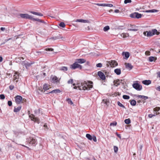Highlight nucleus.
Returning a JSON list of instances; mask_svg holds the SVG:
<instances>
[{
    "instance_id": "nucleus-32",
    "label": "nucleus",
    "mask_w": 160,
    "mask_h": 160,
    "mask_svg": "<svg viewBox=\"0 0 160 160\" xmlns=\"http://www.w3.org/2000/svg\"><path fill=\"white\" fill-rule=\"evenodd\" d=\"M66 101L68 102V104L70 105H72L73 104V103L71 99L70 98H68L66 99Z\"/></svg>"
},
{
    "instance_id": "nucleus-23",
    "label": "nucleus",
    "mask_w": 160,
    "mask_h": 160,
    "mask_svg": "<svg viewBox=\"0 0 160 160\" xmlns=\"http://www.w3.org/2000/svg\"><path fill=\"white\" fill-rule=\"evenodd\" d=\"M30 12L31 13L35 15H38L40 16H43V14L40 12H36L32 11Z\"/></svg>"
},
{
    "instance_id": "nucleus-48",
    "label": "nucleus",
    "mask_w": 160,
    "mask_h": 160,
    "mask_svg": "<svg viewBox=\"0 0 160 160\" xmlns=\"http://www.w3.org/2000/svg\"><path fill=\"white\" fill-rule=\"evenodd\" d=\"M102 66V64L101 63H98L96 64V67H97L101 68Z\"/></svg>"
},
{
    "instance_id": "nucleus-8",
    "label": "nucleus",
    "mask_w": 160,
    "mask_h": 160,
    "mask_svg": "<svg viewBox=\"0 0 160 160\" xmlns=\"http://www.w3.org/2000/svg\"><path fill=\"white\" fill-rule=\"evenodd\" d=\"M15 102L17 104L20 103L22 100V98L19 95H17L15 98Z\"/></svg>"
},
{
    "instance_id": "nucleus-2",
    "label": "nucleus",
    "mask_w": 160,
    "mask_h": 160,
    "mask_svg": "<svg viewBox=\"0 0 160 160\" xmlns=\"http://www.w3.org/2000/svg\"><path fill=\"white\" fill-rule=\"evenodd\" d=\"M19 16L21 18H23L29 19L30 20H32L33 21H37L43 23H45L44 21L38 18H33L32 16L28 14L21 13L20 14Z\"/></svg>"
},
{
    "instance_id": "nucleus-38",
    "label": "nucleus",
    "mask_w": 160,
    "mask_h": 160,
    "mask_svg": "<svg viewBox=\"0 0 160 160\" xmlns=\"http://www.w3.org/2000/svg\"><path fill=\"white\" fill-rule=\"evenodd\" d=\"M117 104H118V105L120 107H122L124 108H125V107L121 103H120V102L118 101L117 102Z\"/></svg>"
},
{
    "instance_id": "nucleus-56",
    "label": "nucleus",
    "mask_w": 160,
    "mask_h": 160,
    "mask_svg": "<svg viewBox=\"0 0 160 160\" xmlns=\"http://www.w3.org/2000/svg\"><path fill=\"white\" fill-rule=\"evenodd\" d=\"M120 85V83L118 81H117V82L115 84V85L116 86H118V85Z\"/></svg>"
},
{
    "instance_id": "nucleus-61",
    "label": "nucleus",
    "mask_w": 160,
    "mask_h": 160,
    "mask_svg": "<svg viewBox=\"0 0 160 160\" xmlns=\"http://www.w3.org/2000/svg\"><path fill=\"white\" fill-rule=\"evenodd\" d=\"M119 12V10L118 9H116L114 10V12L115 13H118Z\"/></svg>"
},
{
    "instance_id": "nucleus-10",
    "label": "nucleus",
    "mask_w": 160,
    "mask_h": 160,
    "mask_svg": "<svg viewBox=\"0 0 160 160\" xmlns=\"http://www.w3.org/2000/svg\"><path fill=\"white\" fill-rule=\"evenodd\" d=\"M98 75L102 80H104L105 79V76L101 71H98Z\"/></svg>"
},
{
    "instance_id": "nucleus-18",
    "label": "nucleus",
    "mask_w": 160,
    "mask_h": 160,
    "mask_svg": "<svg viewBox=\"0 0 160 160\" xmlns=\"http://www.w3.org/2000/svg\"><path fill=\"white\" fill-rule=\"evenodd\" d=\"M134 96L136 97H138L139 98L144 99V100H145L147 99H148V97L144 96L143 95H137L135 94L134 95Z\"/></svg>"
},
{
    "instance_id": "nucleus-21",
    "label": "nucleus",
    "mask_w": 160,
    "mask_h": 160,
    "mask_svg": "<svg viewBox=\"0 0 160 160\" xmlns=\"http://www.w3.org/2000/svg\"><path fill=\"white\" fill-rule=\"evenodd\" d=\"M60 92H61V91L60 90L57 89L51 91L50 92L46 93V94H48V93H59Z\"/></svg>"
},
{
    "instance_id": "nucleus-49",
    "label": "nucleus",
    "mask_w": 160,
    "mask_h": 160,
    "mask_svg": "<svg viewBox=\"0 0 160 160\" xmlns=\"http://www.w3.org/2000/svg\"><path fill=\"white\" fill-rule=\"evenodd\" d=\"M5 98L4 95V94H1L0 95V98L1 99H4Z\"/></svg>"
},
{
    "instance_id": "nucleus-6",
    "label": "nucleus",
    "mask_w": 160,
    "mask_h": 160,
    "mask_svg": "<svg viewBox=\"0 0 160 160\" xmlns=\"http://www.w3.org/2000/svg\"><path fill=\"white\" fill-rule=\"evenodd\" d=\"M70 68L72 69H75L76 68H79L81 69L82 68V66L75 61L74 63L70 65Z\"/></svg>"
},
{
    "instance_id": "nucleus-44",
    "label": "nucleus",
    "mask_w": 160,
    "mask_h": 160,
    "mask_svg": "<svg viewBox=\"0 0 160 160\" xmlns=\"http://www.w3.org/2000/svg\"><path fill=\"white\" fill-rule=\"evenodd\" d=\"M45 50L47 51H53V49L52 48H46L45 49Z\"/></svg>"
},
{
    "instance_id": "nucleus-3",
    "label": "nucleus",
    "mask_w": 160,
    "mask_h": 160,
    "mask_svg": "<svg viewBox=\"0 0 160 160\" xmlns=\"http://www.w3.org/2000/svg\"><path fill=\"white\" fill-rule=\"evenodd\" d=\"M28 114L29 115V118H30L32 121H33L34 122H36L39 124L40 122V121L39 119L38 118L35 117V116L32 114H30V112L29 111H28Z\"/></svg>"
},
{
    "instance_id": "nucleus-26",
    "label": "nucleus",
    "mask_w": 160,
    "mask_h": 160,
    "mask_svg": "<svg viewBox=\"0 0 160 160\" xmlns=\"http://www.w3.org/2000/svg\"><path fill=\"white\" fill-rule=\"evenodd\" d=\"M114 72L118 75H120L121 73V69L120 68H117L114 70Z\"/></svg>"
},
{
    "instance_id": "nucleus-54",
    "label": "nucleus",
    "mask_w": 160,
    "mask_h": 160,
    "mask_svg": "<svg viewBox=\"0 0 160 160\" xmlns=\"http://www.w3.org/2000/svg\"><path fill=\"white\" fill-rule=\"evenodd\" d=\"M14 88V86L13 85H10L9 86V88L11 90H12Z\"/></svg>"
},
{
    "instance_id": "nucleus-29",
    "label": "nucleus",
    "mask_w": 160,
    "mask_h": 160,
    "mask_svg": "<svg viewBox=\"0 0 160 160\" xmlns=\"http://www.w3.org/2000/svg\"><path fill=\"white\" fill-rule=\"evenodd\" d=\"M158 10L153 9L150 10H146V12H158Z\"/></svg>"
},
{
    "instance_id": "nucleus-33",
    "label": "nucleus",
    "mask_w": 160,
    "mask_h": 160,
    "mask_svg": "<svg viewBox=\"0 0 160 160\" xmlns=\"http://www.w3.org/2000/svg\"><path fill=\"white\" fill-rule=\"evenodd\" d=\"M86 137L88 139L90 140H92V137L91 135L90 134H87L86 135Z\"/></svg>"
},
{
    "instance_id": "nucleus-43",
    "label": "nucleus",
    "mask_w": 160,
    "mask_h": 160,
    "mask_svg": "<svg viewBox=\"0 0 160 160\" xmlns=\"http://www.w3.org/2000/svg\"><path fill=\"white\" fill-rule=\"evenodd\" d=\"M154 58H155L154 57L151 56L149 57V61L151 62H152L154 60Z\"/></svg>"
},
{
    "instance_id": "nucleus-53",
    "label": "nucleus",
    "mask_w": 160,
    "mask_h": 160,
    "mask_svg": "<svg viewBox=\"0 0 160 160\" xmlns=\"http://www.w3.org/2000/svg\"><path fill=\"white\" fill-rule=\"evenodd\" d=\"M154 116H155V115H153L152 114H149L148 115V117L150 118H152Z\"/></svg>"
},
{
    "instance_id": "nucleus-40",
    "label": "nucleus",
    "mask_w": 160,
    "mask_h": 160,
    "mask_svg": "<svg viewBox=\"0 0 160 160\" xmlns=\"http://www.w3.org/2000/svg\"><path fill=\"white\" fill-rule=\"evenodd\" d=\"M59 26L60 27L63 28L65 27V23L63 22H61L59 24Z\"/></svg>"
},
{
    "instance_id": "nucleus-5",
    "label": "nucleus",
    "mask_w": 160,
    "mask_h": 160,
    "mask_svg": "<svg viewBox=\"0 0 160 160\" xmlns=\"http://www.w3.org/2000/svg\"><path fill=\"white\" fill-rule=\"evenodd\" d=\"M27 142L29 144V146H35L37 144V140L32 137L28 138Z\"/></svg>"
},
{
    "instance_id": "nucleus-41",
    "label": "nucleus",
    "mask_w": 160,
    "mask_h": 160,
    "mask_svg": "<svg viewBox=\"0 0 160 160\" xmlns=\"http://www.w3.org/2000/svg\"><path fill=\"white\" fill-rule=\"evenodd\" d=\"M117 124V122H111L110 124V126H113V127L115 126Z\"/></svg>"
},
{
    "instance_id": "nucleus-35",
    "label": "nucleus",
    "mask_w": 160,
    "mask_h": 160,
    "mask_svg": "<svg viewBox=\"0 0 160 160\" xmlns=\"http://www.w3.org/2000/svg\"><path fill=\"white\" fill-rule=\"evenodd\" d=\"M142 14L140 13H139L138 12H136V18H141L142 17Z\"/></svg>"
},
{
    "instance_id": "nucleus-55",
    "label": "nucleus",
    "mask_w": 160,
    "mask_h": 160,
    "mask_svg": "<svg viewBox=\"0 0 160 160\" xmlns=\"http://www.w3.org/2000/svg\"><path fill=\"white\" fill-rule=\"evenodd\" d=\"M152 114L153 115H155V116H156V115H159L160 114V112H154V114Z\"/></svg>"
},
{
    "instance_id": "nucleus-27",
    "label": "nucleus",
    "mask_w": 160,
    "mask_h": 160,
    "mask_svg": "<svg viewBox=\"0 0 160 160\" xmlns=\"http://www.w3.org/2000/svg\"><path fill=\"white\" fill-rule=\"evenodd\" d=\"M15 74L13 75V78L15 80L17 79H18L19 78V73L17 72H15L14 73Z\"/></svg>"
},
{
    "instance_id": "nucleus-60",
    "label": "nucleus",
    "mask_w": 160,
    "mask_h": 160,
    "mask_svg": "<svg viewBox=\"0 0 160 160\" xmlns=\"http://www.w3.org/2000/svg\"><path fill=\"white\" fill-rule=\"evenodd\" d=\"M11 38H9L8 39H5V42H8V41L9 40H11Z\"/></svg>"
},
{
    "instance_id": "nucleus-25",
    "label": "nucleus",
    "mask_w": 160,
    "mask_h": 160,
    "mask_svg": "<svg viewBox=\"0 0 160 160\" xmlns=\"http://www.w3.org/2000/svg\"><path fill=\"white\" fill-rule=\"evenodd\" d=\"M21 106H19L17 108L15 107L13 110V111L16 112H18L21 109Z\"/></svg>"
},
{
    "instance_id": "nucleus-57",
    "label": "nucleus",
    "mask_w": 160,
    "mask_h": 160,
    "mask_svg": "<svg viewBox=\"0 0 160 160\" xmlns=\"http://www.w3.org/2000/svg\"><path fill=\"white\" fill-rule=\"evenodd\" d=\"M156 89L157 90L160 91V86L157 87Z\"/></svg>"
},
{
    "instance_id": "nucleus-64",
    "label": "nucleus",
    "mask_w": 160,
    "mask_h": 160,
    "mask_svg": "<svg viewBox=\"0 0 160 160\" xmlns=\"http://www.w3.org/2000/svg\"><path fill=\"white\" fill-rule=\"evenodd\" d=\"M157 74L158 76L160 78V72H158Z\"/></svg>"
},
{
    "instance_id": "nucleus-59",
    "label": "nucleus",
    "mask_w": 160,
    "mask_h": 160,
    "mask_svg": "<svg viewBox=\"0 0 160 160\" xmlns=\"http://www.w3.org/2000/svg\"><path fill=\"white\" fill-rule=\"evenodd\" d=\"M116 135H117V136L119 138H121V135L120 134H118V133H116Z\"/></svg>"
},
{
    "instance_id": "nucleus-22",
    "label": "nucleus",
    "mask_w": 160,
    "mask_h": 160,
    "mask_svg": "<svg viewBox=\"0 0 160 160\" xmlns=\"http://www.w3.org/2000/svg\"><path fill=\"white\" fill-rule=\"evenodd\" d=\"M126 68L127 69H128L129 70H131L133 68V66L130 63H126Z\"/></svg>"
},
{
    "instance_id": "nucleus-7",
    "label": "nucleus",
    "mask_w": 160,
    "mask_h": 160,
    "mask_svg": "<svg viewBox=\"0 0 160 160\" xmlns=\"http://www.w3.org/2000/svg\"><path fill=\"white\" fill-rule=\"evenodd\" d=\"M132 87L138 91H140L142 89V86L138 83H133L132 84Z\"/></svg>"
},
{
    "instance_id": "nucleus-62",
    "label": "nucleus",
    "mask_w": 160,
    "mask_h": 160,
    "mask_svg": "<svg viewBox=\"0 0 160 160\" xmlns=\"http://www.w3.org/2000/svg\"><path fill=\"white\" fill-rule=\"evenodd\" d=\"M147 31H145L144 32H143V34L145 35V36H146V35H147Z\"/></svg>"
},
{
    "instance_id": "nucleus-45",
    "label": "nucleus",
    "mask_w": 160,
    "mask_h": 160,
    "mask_svg": "<svg viewBox=\"0 0 160 160\" xmlns=\"http://www.w3.org/2000/svg\"><path fill=\"white\" fill-rule=\"evenodd\" d=\"M120 36L123 38H125L127 37L126 35V34L125 33H122L120 35Z\"/></svg>"
},
{
    "instance_id": "nucleus-34",
    "label": "nucleus",
    "mask_w": 160,
    "mask_h": 160,
    "mask_svg": "<svg viewBox=\"0 0 160 160\" xmlns=\"http://www.w3.org/2000/svg\"><path fill=\"white\" fill-rule=\"evenodd\" d=\"M124 122L126 124H129L131 123V120L129 118L126 119L124 120Z\"/></svg>"
},
{
    "instance_id": "nucleus-52",
    "label": "nucleus",
    "mask_w": 160,
    "mask_h": 160,
    "mask_svg": "<svg viewBox=\"0 0 160 160\" xmlns=\"http://www.w3.org/2000/svg\"><path fill=\"white\" fill-rule=\"evenodd\" d=\"M92 138L94 142H96L97 141V139L95 136H93V137H92Z\"/></svg>"
},
{
    "instance_id": "nucleus-13",
    "label": "nucleus",
    "mask_w": 160,
    "mask_h": 160,
    "mask_svg": "<svg viewBox=\"0 0 160 160\" xmlns=\"http://www.w3.org/2000/svg\"><path fill=\"white\" fill-rule=\"evenodd\" d=\"M109 63L110 66L112 67L117 66L118 65L117 62L115 60H111L109 62Z\"/></svg>"
},
{
    "instance_id": "nucleus-9",
    "label": "nucleus",
    "mask_w": 160,
    "mask_h": 160,
    "mask_svg": "<svg viewBox=\"0 0 160 160\" xmlns=\"http://www.w3.org/2000/svg\"><path fill=\"white\" fill-rule=\"evenodd\" d=\"M49 86H50L48 84L45 83L43 86V89L44 90V91H43V90H41V92H44L45 91L49 90L50 88ZM39 90H40V89Z\"/></svg>"
},
{
    "instance_id": "nucleus-14",
    "label": "nucleus",
    "mask_w": 160,
    "mask_h": 160,
    "mask_svg": "<svg viewBox=\"0 0 160 160\" xmlns=\"http://www.w3.org/2000/svg\"><path fill=\"white\" fill-rule=\"evenodd\" d=\"M98 6L103 7H113V5L111 4H106V3H97L96 4Z\"/></svg>"
},
{
    "instance_id": "nucleus-19",
    "label": "nucleus",
    "mask_w": 160,
    "mask_h": 160,
    "mask_svg": "<svg viewBox=\"0 0 160 160\" xmlns=\"http://www.w3.org/2000/svg\"><path fill=\"white\" fill-rule=\"evenodd\" d=\"M76 21L77 22H82L84 23L89 22V21L88 20L82 19H77L76 20Z\"/></svg>"
},
{
    "instance_id": "nucleus-31",
    "label": "nucleus",
    "mask_w": 160,
    "mask_h": 160,
    "mask_svg": "<svg viewBox=\"0 0 160 160\" xmlns=\"http://www.w3.org/2000/svg\"><path fill=\"white\" fill-rule=\"evenodd\" d=\"M130 102L131 105L133 106H135L136 104V101L134 100L130 101Z\"/></svg>"
},
{
    "instance_id": "nucleus-63",
    "label": "nucleus",
    "mask_w": 160,
    "mask_h": 160,
    "mask_svg": "<svg viewBox=\"0 0 160 160\" xmlns=\"http://www.w3.org/2000/svg\"><path fill=\"white\" fill-rule=\"evenodd\" d=\"M3 60V58L2 57L0 56V62H1Z\"/></svg>"
},
{
    "instance_id": "nucleus-17",
    "label": "nucleus",
    "mask_w": 160,
    "mask_h": 160,
    "mask_svg": "<svg viewBox=\"0 0 160 160\" xmlns=\"http://www.w3.org/2000/svg\"><path fill=\"white\" fill-rule=\"evenodd\" d=\"M86 60L83 58L77 59L76 60V61L78 63H83L86 62Z\"/></svg>"
},
{
    "instance_id": "nucleus-37",
    "label": "nucleus",
    "mask_w": 160,
    "mask_h": 160,
    "mask_svg": "<svg viewBox=\"0 0 160 160\" xmlns=\"http://www.w3.org/2000/svg\"><path fill=\"white\" fill-rule=\"evenodd\" d=\"M109 27L108 26H106L103 28V30L104 31L106 32L109 30Z\"/></svg>"
},
{
    "instance_id": "nucleus-4",
    "label": "nucleus",
    "mask_w": 160,
    "mask_h": 160,
    "mask_svg": "<svg viewBox=\"0 0 160 160\" xmlns=\"http://www.w3.org/2000/svg\"><path fill=\"white\" fill-rule=\"evenodd\" d=\"M160 33V32L158 31L157 29H153L152 31H147L146 36L147 37H150L155 34L159 35Z\"/></svg>"
},
{
    "instance_id": "nucleus-20",
    "label": "nucleus",
    "mask_w": 160,
    "mask_h": 160,
    "mask_svg": "<svg viewBox=\"0 0 160 160\" xmlns=\"http://www.w3.org/2000/svg\"><path fill=\"white\" fill-rule=\"evenodd\" d=\"M142 83L144 85H148L151 83V81L149 80H145L142 81Z\"/></svg>"
},
{
    "instance_id": "nucleus-58",
    "label": "nucleus",
    "mask_w": 160,
    "mask_h": 160,
    "mask_svg": "<svg viewBox=\"0 0 160 160\" xmlns=\"http://www.w3.org/2000/svg\"><path fill=\"white\" fill-rule=\"evenodd\" d=\"M0 29L2 31H3L5 30V28L1 27Z\"/></svg>"
},
{
    "instance_id": "nucleus-51",
    "label": "nucleus",
    "mask_w": 160,
    "mask_h": 160,
    "mask_svg": "<svg viewBox=\"0 0 160 160\" xmlns=\"http://www.w3.org/2000/svg\"><path fill=\"white\" fill-rule=\"evenodd\" d=\"M8 104L9 106H11L12 105V103L11 101H8Z\"/></svg>"
},
{
    "instance_id": "nucleus-42",
    "label": "nucleus",
    "mask_w": 160,
    "mask_h": 160,
    "mask_svg": "<svg viewBox=\"0 0 160 160\" xmlns=\"http://www.w3.org/2000/svg\"><path fill=\"white\" fill-rule=\"evenodd\" d=\"M36 55H39L40 54L43 55L44 54L43 52L42 51H36Z\"/></svg>"
},
{
    "instance_id": "nucleus-15",
    "label": "nucleus",
    "mask_w": 160,
    "mask_h": 160,
    "mask_svg": "<svg viewBox=\"0 0 160 160\" xmlns=\"http://www.w3.org/2000/svg\"><path fill=\"white\" fill-rule=\"evenodd\" d=\"M51 81L52 83H57L59 82V80L56 76H54L52 78Z\"/></svg>"
},
{
    "instance_id": "nucleus-24",
    "label": "nucleus",
    "mask_w": 160,
    "mask_h": 160,
    "mask_svg": "<svg viewBox=\"0 0 160 160\" xmlns=\"http://www.w3.org/2000/svg\"><path fill=\"white\" fill-rule=\"evenodd\" d=\"M109 103L107 99H104L102 100L101 104L102 105L104 104V106H107L108 105V103Z\"/></svg>"
},
{
    "instance_id": "nucleus-39",
    "label": "nucleus",
    "mask_w": 160,
    "mask_h": 160,
    "mask_svg": "<svg viewBox=\"0 0 160 160\" xmlns=\"http://www.w3.org/2000/svg\"><path fill=\"white\" fill-rule=\"evenodd\" d=\"M122 98L124 99H128L130 98V97L128 95H123L122 96Z\"/></svg>"
},
{
    "instance_id": "nucleus-46",
    "label": "nucleus",
    "mask_w": 160,
    "mask_h": 160,
    "mask_svg": "<svg viewBox=\"0 0 160 160\" xmlns=\"http://www.w3.org/2000/svg\"><path fill=\"white\" fill-rule=\"evenodd\" d=\"M114 149L115 152L117 153L118 150V148L117 147L114 146Z\"/></svg>"
},
{
    "instance_id": "nucleus-30",
    "label": "nucleus",
    "mask_w": 160,
    "mask_h": 160,
    "mask_svg": "<svg viewBox=\"0 0 160 160\" xmlns=\"http://www.w3.org/2000/svg\"><path fill=\"white\" fill-rule=\"evenodd\" d=\"M153 111L155 112H160V108L159 107H156L153 109Z\"/></svg>"
},
{
    "instance_id": "nucleus-11",
    "label": "nucleus",
    "mask_w": 160,
    "mask_h": 160,
    "mask_svg": "<svg viewBox=\"0 0 160 160\" xmlns=\"http://www.w3.org/2000/svg\"><path fill=\"white\" fill-rule=\"evenodd\" d=\"M136 26L134 25L130 24L129 26V28L128 30L130 31L136 32L138 30V29L136 28Z\"/></svg>"
},
{
    "instance_id": "nucleus-50",
    "label": "nucleus",
    "mask_w": 160,
    "mask_h": 160,
    "mask_svg": "<svg viewBox=\"0 0 160 160\" xmlns=\"http://www.w3.org/2000/svg\"><path fill=\"white\" fill-rule=\"evenodd\" d=\"M73 82V80L72 79H69L68 82V84L72 83Z\"/></svg>"
},
{
    "instance_id": "nucleus-47",
    "label": "nucleus",
    "mask_w": 160,
    "mask_h": 160,
    "mask_svg": "<svg viewBox=\"0 0 160 160\" xmlns=\"http://www.w3.org/2000/svg\"><path fill=\"white\" fill-rule=\"evenodd\" d=\"M132 2L131 0H125L124 3L125 4H127L128 3H131Z\"/></svg>"
},
{
    "instance_id": "nucleus-12",
    "label": "nucleus",
    "mask_w": 160,
    "mask_h": 160,
    "mask_svg": "<svg viewBox=\"0 0 160 160\" xmlns=\"http://www.w3.org/2000/svg\"><path fill=\"white\" fill-rule=\"evenodd\" d=\"M22 64L25 66L27 69H28L31 66L32 63H30L27 61H24L22 62Z\"/></svg>"
},
{
    "instance_id": "nucleus-28",
    "label": "nucleus",
    "mask_w": 160,
    "mask_h": 160,
    "mask_svg": "<svg viewBox=\"0 0 160 160\" xmlns=\"http://www.w3.org/2000/svg\"><path fill=\"white\" fill-rule=\"evenodd\" d=\"M59 70L60 71L65 72L68 70V68L64 66L62 67L59 68Z\"/></svg>"
},
{
    "instance_id": "nucleus-16",
    "label": "nucleus",
    "mask_w": 160,
    "mask_h": 160,
    "mask_svg": "<svg viewBox=\"0 0 160 160\" xmlns=\"http://www.w3.org/2000/svg\"><path fill=\"white\" fill-rule=\"evenodd\" d=\"M122 55L124 56V58L126 59H127L130 56V54L128 52H123Z\"/></svg>"
},
{
    "instance_id": "nucleus-36",
    "label": "nucleus",
    "mask_w": 160,
    "mask_h": 160,
    "mask_svg": "<svg viewBox=\"0 0 160 160\" xmlns=\"http://www.w3.org/2000/svg\"><path fill=\"white\" fill-rule=\"evenodd\" d=\"M136 12H134L130 15V17L132 18H136Z\"/></svg>"
},
{
    "instance_id": "nucleus-1",
    "label": "nucleus",
    "mask_w": 160,
    "mask_h": 160,
    "mask_svg": "<svg viewBox=\"0 0 160 160\" xmlns=\"http://www.w3.org/2000/svg\"><path fill=\"white\" fill-rule=\"evenodd\" d=\"M92 84L93 82L92 81H89L88 83L86 81H84L81 82L80 85L78 86V87L77 86L74 87L73 88L77 89L78 88L79 90H89L92 88L93 85H92Z\"/></svg>"
}]
</instances>
